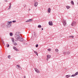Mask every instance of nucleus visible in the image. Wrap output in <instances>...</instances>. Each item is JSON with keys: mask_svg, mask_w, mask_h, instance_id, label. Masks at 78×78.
Instances as JSON below:
<instances>
[{"mask_svg": "<svg viewBox=\"0 0 78 78\" xmlns=\"http://www.w3.org/2000/svg\"><path fill=\"white\" fill-rule=\"evenodd\" d=\"M16 22V20L12 21V22H13V23H15Z\"/></svg>", "mask_w": 78, "mask_h": 78, "instance_id": "nucleus-28", "label": "nucleus"}, {"mask_svg": "<svg viewBox=\"0 0 78 78\" xmlns=\"http://www.w3.org/2000/svg\"><path fill=\"white\" fill-rule=\"evenodd\" d=\"M2 42L3 43L4 45H5V42H4V41L3 40H2Z\"/></svg>", "mask_w": 78, "mask_h": 78, "instance_id": "nucleus-31", "label": "nucleus"}, {"mask_svg": "<svg viewBox=\"0 0 78 78\" xmlns=\"http://www.w3.org/2000/svg\"><path fill=\"white\" fill-rule=\"evenodd\" d=\"M8 58H9V59H10L9 58H10V55H9L8 56Z\"/></svg>", "mask_w": 78, "mask_h": 78, "instance_id": "nucleus-34", "label": "nucleus"}, {"mask_svg": "<svg viewBox=\"0 0 78 78\" xmlns=\"http://www.w3.org/2000/svg\"><path fill=\"white\" fill-rule=\"evenodd\" d=\"M34 69L35 72H36L37 73H40V71L38 69H37V68H35Z\"/></svg>", "mask_w": 78, "mask_h": 78, "instance_id": "nucleus-9", "label": "nucleus"}, {"mask_svg": "<svg viewBox=\"0 0 78 78\" xmlns=\"http://www.w3.org/2000/svg\"><path fill=\"white\" fill-rule=\"evenodd\" d=\"M36 47H38V44H37L36 45Z\"/></svg>", "mask_w": 78, "mask_h": 78, "instance_id": "nucleus-32", "label": "nucleus"}, {"mask_svg": "<svg viewBox=\"0 0 78 78\" xmlns=\"http://www.w3.org/2000/svg\"><path fill=\"white\" fill-rule=\"evenodd\" d=\"M55 51H56V52H58L59 50H58L57 49H55Z\"/></svg>", "mask_w": 78, "mask_h": 78, "instance_id": "nucleus-24", "label": "nucleus"}, {"mask_svg": "<svg viewBox=\"0 0 78 78\" xmlns=\"http://www.w3.org/2000/svg\"><path fill=\"white\" fill-rule=\"evenodd\" d=\"M47 58L46 60L47 61H48V59L51 58V55H47Z\"/></svg>", "mask_w": 78, "mask_h": 78, "instance_id": "nucleus-6", "label": "nucleus"}, {"mask_svg": "<svg viewBox=\"0 0 78 78\" xmlns=\"http://www.w3.org/2000/svg\"><path fill=\"white\" fill-rule=\"evenodd\" d=\"M14 44L15 45H17V44L16 43H15Z\"/></svg>", "mask_w": 78, "mask_h": 78, "instance_id": "nucleus-29", "label": "nucleus"}, {"mask_svg": "<svg viewBox=\"0 0 78 78\" xmlns=\"http://www.w3.org/2000/svg\"><path fill=\"white\" fill-rule=\"evenodd\" d=\"M66 7L67 9H69V8H70V6H68V5L66 6Z\"/></svg>", "mask_w": 78, "mask_h": 78, "instance_id": "nucleus-14", "label": "nucleus"}, {"mask_svg": "<svg viewBox=\"0 0 78 78\" xmlns=\"http://www.w3.org/2000/svg\"><path fill=\"white\" fill-rule=\"evenodd\" d=\"M10 36H12V35H13V34H12V33H10Z\"/></svg>", "mask_w": 78, "mask_h": 78, "instance_id": "nucleus-21", "label": "nucleus"}, {"mask_svg": "<svg viewBox=\"0 0 78 78\" xmlns=\"http://www.w3.org/2000/svg\"><path fill=\"white\" fill-rule=\"evenodd\" d=\"M13 48L15 50H16V51H19V50L17 49L16 47H13Z\"/></svg>", "mask_w": 78, "mask_h": 78, "instance_id": "nucleus-12", "label": "nucleus"}, {"mask_svg": "<svg viewBox=\"0 0 78 78\" xmlns=\"http://www.w3.org/2000/svg\"><path fill=\"white\" fill-rule=\"evenodd\" d=\"M34 53L36 54V55L38 56V54L37 53V52H36V51H34Z\"/></svg>", "mask_w": 78, "mask_h": 78, "instance_id": "nucleus-15", "label": "nucleus"}, {"mask_svg": "<svg viewBox=\"0 0 78 78\" xmlns=\"http://www.w3.org/2000/svg\"><path fill=\"white\" fill-rule=\"evenodd\" d=\"M34 35L35 36H36V33L34 32Z\"/></svg>", "mask_w": 78, "mask_h": 78, "instance_id": "nucleus-30", "label": "nucleus"}, {"mask_svg": "<svg viewBox=\"0 0 78 78\" xmlns=\"http://www.w3.org/2000/svg\"><path fill=\"white\" fill-rule=\"evenodd\" d=\"M76 23L75 21H73L71 25L73 27V26H75L76 25Z\"/></svg>", "mask_w": 78, "mask_h": 78, "instance_id": "nucleus-8", "label": "nucleus"}, {"mask_svg": "<svg viewBox=\"0 0 78 78\" xmlns=\"http://www.w3.org/2000/svg\"><path fill=\"white\" fill-rule=\"evenodd\" d=\"M24 78H26V76H24Z\"/></svg>", "mask_w": 78, "mask_h": 78, "instance_id": "nucleus-35", "label": "nucleus"}, {"mask_svg": "<svg viewBox=\"0 0 78 78\" xmlns=\"http://www.w3.org/2000/svg\"><path fill=\"white\" fill-rule=\"evenodd\" d=\"M11 6H9V8L8 9V10H9V9H11Z\"/></svg>", "mask_w": 78, "mask_h": 78, "instance_id": "nucleus-26", "label": "nucleus"}, {"mask_svg": "<svg viewBox=\"0 0 78 78\" xmlns=\"http://www.w3.org/2000/svg\"><path fill=\"white\" fill-rule=\"evenodd\" d=\"M34 6L36 7V6H37V5H38V2H37L36 1V0H34Z\"/></svg>", "mask_w": 78, "mask_h": 78, "instance_id": "nucleus-5", "label": "nucleus"}, {"mask_svg": "<svg viewBox=\"0 0 78 78\" xmlns=\"http://www.w3.org/2000/svg\"><path fill=\"white\" fill-rule=\"evenodd\" d=\"M30 10H31V9H29V11H30Z\"/></svg>", "mask_w": 78, "mask_h": 78, "instance_id": "nucleus-37", "label": "nucleus"}, {"mask_svg": "<svg viewBox=\"0 0 78 78\" xmlns=\"http://www.w3.org/2000/svg\"><path fill=\"white\" fill-rule=\"evenodd\" d=\"M9 5V6H11V3H10Z\"/></svg>", "mask_w": 78, "mask_h": 78, "instance_id": "nucleus-33", "label": "nucleus"}, {"mask_svg": "<svg viewBox=\"0 0 78 78\" xmlns=\"http://www.w3.org/2000/svg\"><path fill=\"white\" fill-rule=\"evenodd\" d=\"M69 37H72V38L73 39V37H73V35H71V36H69Z\"/></svg>", "mask_w": 78, "mask_h": 78, "instance_id": "nucleus-20", "label": "nucleus"}, {"mask_svg": "<svg viewBox=\"0 0 78 78\" xmlns=\"http://www.w3.org/2000/svg\"><path fill=\"white\" fill-rule=\"evenodd\" d=\"M70 76V75H66V78H69V77Z\"/></svg>", "mask_w": 78, "mask_h": 78, "instance_id": "nucleus-18", "label": "nucleus"}, {"mask_svg": "<svg viewBox=\"0 0 78 78\" xmlns=\"http://www.w3.org/2000/svg\"><path fill=\"white\" fill-rule=\"evenodd\" d=\"M41 29H42L41 30H43V28H41Z\"/></svg>", "mask_w": 78, "mask_h": 78, "instance_id": "nucleus-36", "label": "nucleus"}, {"mask_svg": "<svg viewBox=\"0 0 78 78\" xmlns=\"http://www.w3.org/2000/svg\"><path fill=\"white\" fill-rule=\"evenodd\" d=\"M15 36L16 39L17 40L19 39V38L20 37V34L18 32H17L16 33Z\"/></svg>", "mask_w": 78, "mask_h": 78, "instance_id": "nucleus-1", "label": "nucleus"}, {"mask_svg": "<svg viewBox=\"0 0 78 78\" xmlns=\"http://www.w3.org/2000/svg\"><path fill=\"white\" fill-rule=\"evenodd\" d=\"M6 47H9V44H7Z\"/></svg>", "mask_w": 78, "mask_h": 78, "instance_id": "nucleus-27", "label": "nucleus"}, {"mask_svg": "<svg viewBox=\"0 0 78 78\" xmlns=\"http://www.w3.org/2000/svg\"><path fill=\"white\" fill-rule=\"evenodd\" d=\"M16 68L17 69H19L20 70V69H22V68H21V67L20 66V65H17L16 66Z\"/></svg>", "mask_w": 78, "mask_h": 78, "instance_id": "nucleus-7", "label": "nucleus"}, {"mask_svg": "<svg viewBox=\"0 0 78 78\" xmlns=\"http://www.w3.org/2000/svg\"><path fill=\"white\" fill-rule=\"evenodd\" d=\"M19 39H17L18 41H20V42H23V38L20 37L19 38Z\"/></svg>", "mask_w": 78, "mask_h": 78, "instance_id": "nucleus-4", "label": "nucleus"}, {"mask_svg": "<svg viewBox=\"0 0 78 78\" xmlns=\"http://www.w3.org/2000/svg\"><path fill=\"white\" fill-rule=\"evenodd\" d=\"M70 51H68L66 52V54H70Z\"/></svg>", "mask_w": 78, "mask_h": 78, "instance_id": "nucleus-19", "label": "nucleus"}, {"mask_svg": "<svg viewBox=\"0 0 78 78\" xmlns=\"http://www.w3.org/2000/svg\"><path fill=\"white\" fill-rule=\"evenodd\" d=\"M62 22L64 26V27H66V26L67 25V23H66V20H62Z\"/></svg>", "mask_w": 78, "mask_h": 78, "instance_id": "nucleus-3", "label": "nucleus"}, {"mask_svg": "<svg viewBox=\"0 0 78 78\" xmlns=\"http://www.w3.org/2000/svg\"><path fill=\"white\" fill-rule=\"evenodd\" d=\"M51 49L49 48V49H48V51H51Z\"/></svg>", "mask_w": 78, "mask_h": 78, "instance_id": "nucleus-23", "label": "nucleus"}, {"mask_svg": "<svg viewBox=\"0 0 78 78\" xmlns=\"http://www.w3.org/2000/svg\"><path fill=\"white\" fill-rule=\"evenodd\" d=\"M5 2H8V1L6 0V1H5Z\"/></svg>", "mask_w": 78, "mask_h": 78, "instance_id": "nucleus-38", "label": "nucleus"}, {"mask_svg": "<svg viewBox=\"0 0 78 78\" xmlns=\"http://www.w3.org/2000/svg\"><path fill=\"white\" fill-rule=\"evenodd\" d=\"M32 21H33V20H32V19H30L27 20L25 22H32Z\"/></svg>", "mask_w": 78, "mask_h": 78, "instance_id": "nucleus-10", "label": "nucleus"}, {"mask_svg": "<svg viewBox=\"0 0 78 78\" xmlns=\"http://www.w3.org/2000/svg\"><path fill=\"white\" fill-rule=\"evenodd\" d=\"M12 23V21L8 22V23L7 25V27L8 28H9L11 26V23Z\"/></svg>", "mask_w": 78, "mask_h": 78, "instance_id": "nucleus-2", "label": "nucleus"}, {"mask_svg": "<svg viewBox=\"0 0 78 78\" xmlns=\"http://www.w3.org/2000/svg\"><path fill=\"white\" fill-rule=\"evenodd\" d=\"M71 3L72 4V5H74V2H73V1H71Z\"/></svg>", "mask_w": 78, "mask_h": 78, "instance_id": "nucleus-16", "label": "nucleus"}, {"mask_svg": "<svg viewBox=\"0 0 78 78\" xmlns=\"http://www.w3.org/2000/svg\"><path fill=\"white\" fill-rule=\"evenodd\" d=\"M63 54H64V55H66V54H67V52H66L65 51H64L63 52Z\"/></svg>", "mask_w": 78, "mask_h": 78, "instance_id": "nucleus-22", "label": "nucleus"}, {"mask_svg": "<svg viewBox=\"0 0 78 78\" xmlns=\"http://www.w3.org/2000/svg\"><path fill=\"white\" fill-rule=\"evenodd\" d=\"M49 25H50V26H52L53 25V22L51 21H50L48 22Z\"/></svg>", "mask_w": 78, "mask_h": 78, "instance_id": "nucleus-11", "label": "nucleus"}, {"mask_svg": "<svg viewBox=\"0 0 78 78\" xmlns=\"http://www.w3.org/2000/svg\"><path fill=\"white\" fill-rule=\"evenodd\" d=\"M51 8H48V11L49 13H50V12H51Z\"/></svg>", "mask_w": 78, "mask_h": 78, "instance_id": "nucleus-13", "label": "nucleus"}, {"mask_svg": "<svg viewBox=\"0 0 78 78\" xmlns=\"http://www.w3.org/2000/svg\"><path fill=\"white\" fill-rule=\"evenodd\" d=\"M38 28H41V27H42V26H41V25H39L38 26Z\"/></svg>", "mask_w": 78, "mask_h": 78, "instance_id": "nucleus-25", "label": "nucleus"}, {"mask_svg": "<svg viewBox=\"0 0 78 78\" xmlns=\"http://www.w3.org/2000/svg\"><path fill=\"white\" fill-rule=\"evenodd\" d=\"M11 39L12 42H14V38H12Z\"/></svg>", "mask_w": 78, "mask_h": 78, "instance_id": "nucleus-17", "label": "nucleus"}]
</instances>
